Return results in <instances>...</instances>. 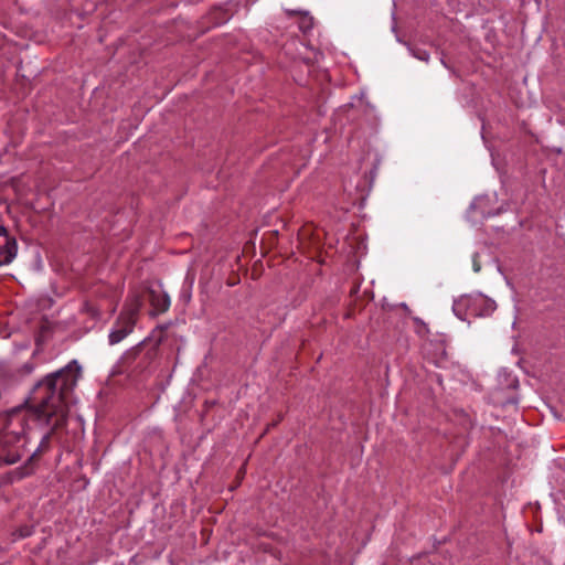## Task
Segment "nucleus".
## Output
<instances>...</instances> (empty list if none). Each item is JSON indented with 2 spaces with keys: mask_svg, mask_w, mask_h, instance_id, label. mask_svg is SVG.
I'll use <instances>...</instances> for the list:
<instances>
[{
  "mask_svg": "<svg viewBox=\"0 0 565 565\" xmlns=\"http://www.w3.org/2000/svg\"><path fill=\"white\" fill-rule=\"evenodd\" d=\"M82 375V367L76 360H72L63 369L46 375L33 388L31 406L14 413L10 418V426L18 424L25 434L31 425L49 426L40 443L41 447L50 445L52 434L66 424V401L77 385Z\"/></svg>",
  "mask_w": 565,
  "mask_h": 565,
  "instance_id": "1",
  "label": "nucleus"
},
{
  "mask_svg": "<svg viewBox=\"0 0 565 565\" xmlns=\"http://www.w3.org/2000/svg\"><path fill=\"white\" fill-rule=\"evenodd\" d=\"M140 307L141 302L137 297H135L130 303L125 305L108 334L110 345L120 343L132 333L138 320Z\"/></svg>",
  "mask_w": 565,
  "mask_h": 565,
  "instance_id": "2",
  "label": "nucleus"
},
{
  "mask_svg": "<svg viewBox=\"0 0 565 565\" xmlns=\"http://www.w3.org/2000/svg\"><path fill=\"white\" fill-rule=\"evenodd\" d=\"M495 309V303L482 296H462L454 301V313L465 320L467 316H487Z\"/></svg>",
  "mask_w": 565,
  "mask_h": 565,
  "instance_id": "3",
  "label": "nucleus"
},
{
  "mask_svg": "<svg viewBox=\"0 0 565 565\" xmlns=\"http://www.w3.org/2000/svg\"><path fill=\"white\" fill-rule=\"evenodd\" d=\"M15 238L8 234L7 228L0 223V266L10 264L17 256Z\"/></svg>",
  "mask_w": 565,
  "mask_h": 565,
  "instance_id": "4",
  "label": "nucleus"
},
{
  "mask_svg": "<svg viewBox=\"0 0 565 565\" xmlns=\"http://www.w3.org/2000/svg\"><path fill=\"white\" fill-rule=\"evenodd\" d=\"M150 303L157 313H163L170 308L171 300L167 292L151 290L150 291Z\"/></svg>",
  "mask_w": 565,
  "mask_h": 565,
  "instance_id": "5",
  "label": "nucleus"
},
{
  "mask_svg": "<svg viewBox=\"0 0 565 565\" xmlns=\"http://www.w3.org/2000/svg\"><path fill=\"white\" fill-rule=\"evenodd\" d=\"M32 472H33V463H32V457H31L29 462H26L25 465H23L21 467L15 468L14 470H12L10 472V480L12 482L22 480L23 478L30 476Z\"/></svg>",
  "mask_w": 565,
  "mask_h": 565,
  "instance_id": "6",
  "label": "nucleus"
},
{
  "mask_svg": "<svg viewBox=\"0 0 565 565\" xmlns=\"http://www.w3.org/2000/svg\"><path fill=\"white\" fill-rule=\"evenodd\" d=\"M213 14L216 15V24H222V23H225L227 22L231 17H232V13L227 12V11H223V9L218 8V9H215V11L213 12Z\"/></svg>",
  "mask_w": 565,
  "mask_h": 565,
  "instance_id": "7",
  "label": "nucleus"
},
{
  "mask_svg": "<svg viewBox=\"0 0 565 565\" xmlns=\"http://www.w3.org/2000/svg\"><path fill=\"white\" fill-rule=\"evenodd\" d=\"M411 52L414 57L423 61L428 62L429 61V53L426 50L423 49H411Z\"/></svg>",
  "mask_w": 565,
  "mask_h": 565,
  "instance_id": "8",
  "label": "nucleus"
},
{
  "mask_svg": "<svg viewBox=\"0 0 565 565\" xmlns=\"http://www.w3.org/2000/svg\"><path fill=\"white\" fill-rule=\"evenodd\" d=\"M0 459L3 460V462L7 465H12V463H15L20 459V456L14 452V454H9L7 456H0Z\"/></svg>",
  "mask_w": 565,
  "mask_h": 565,
  "instance_id": "9",
  "label": "nucleus"
},
{
  "mask_svg": "<svg viewBox=\"0 0 565 565\" xmlns=\"http://www.w3.org/2000/svg\"><path fill=\"white\" fill-rule=\"evenodd\" d=\"M312 25H313V22H312V18L311 17H305L300 23V29L303 31V32H308L309 30L312 29Z\"/></svg>",
  "mask_w": 565,
  "mask_h": 565,
  "instance_id": "10",
  "label": "nucleus"
},
{
  "mask_svg": "<svg viewBox=\"0 0 565 565\" xmlns=\"http://www.w3.org/2000/svg\"><path fill=\"white\" fill-rule=\"evenodd\" d=\"M473 269L476 273L480 270V266L476 262L473 263Z\"/></svg>",
  "mask_w": 565,
  "mask_h": 565,
  "instance_id": "11",
  "label": "nucleus"
},
{
  "mask_svg": "<svg viewBox=\"0 0 565 565\" xmlns=\"http://www.w3.org/2000/svg\"><path fill=\"white\" fill-rule=\"evenodd\" d=\"M28 535H30V532H29V531H26L25 533H21V534H20V536H21V537H25V536H28Z\"/></svg>",
  "mask_w": 565,
  "mask_h": 565,
  "instance_id": "12",
  "label": "nucleus"
}]
</instances>
